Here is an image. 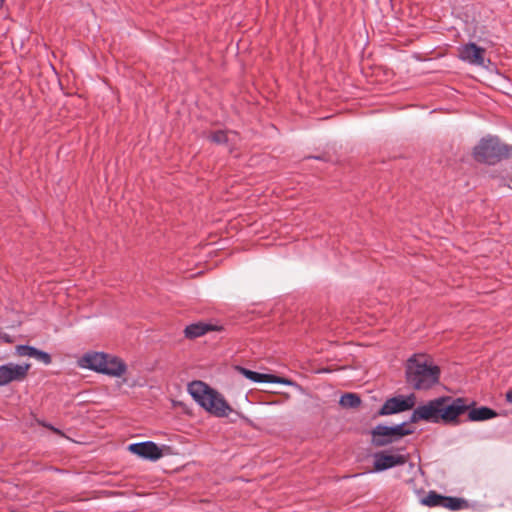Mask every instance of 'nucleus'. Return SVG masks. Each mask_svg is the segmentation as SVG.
Masks as SVG:
<instances>
[{
	"instance_id": "19",
	"label": "nucleus",
	"mask_w": 512,
	"mask_h": 512,
	"mask_svg": "<svg viewBox=\"0 0 512 512\" xmlns=\"http://www.w3.org/2000/svg\"><path fill=\"white\" fill-rule=\"evenodd\" d=\"M339 404L343 408H357L361 404V399L355 393H345L341 396Z\"/></svg>"
},
{
	"instance_id": "11",
	"label": "nucleus",
	"mask_w": 512,
	"mask_h": 512,
	"mask_svg": "<svg viewBox=\"0 0 512 512\" xmlns=\"http://www.w3.org/2000/svg\"><path fill=\"white\" fill-rule=\"evenodd\" d=\"M235 370L238 371L241 375L245 376L247 379L256 383H278L288 386L294 384V382L288 378L279 377L273 374L255 372L242 366H235Z\"/></svg>"
},
{
	"instance_id": "22",
	"label": "nucleus",
	"mask_w": 512,
	"mask_h": 512,
	"mask_svg": "<svg viewBox=\"0 0 512 512\" xmlns=\"http://www.w3.org/2000/svg\"><path fill=\"white\" fill-rule=\"evenodd\" d=\"M506 401L512 404V390L507 391L506 393Z\"/></svg>"
},
{
	"instance_id": "15",
	"label": "nucleus",
	"mask_w": 512,
	"mask_h": 512,
	"mask_svg": "<svg viewBox=\"0 0 512 512\" xmlns=\"http://www.w3.org/2000/svg\"><path fill=\"white\" fill-rule=\"evenodd\" d=\"M388 426L377 425L371 431V444L375 447H383L395 442L394 437L390 433H385Z\"/></svg>"
},
{
	"instance_id": "4",
	"label": "nucleus",
	"mask_w": 512,
	"mask_h": 512,
	"mask_svg": "<svg viewBox=\"0 0 512 512\" xmlns=\"http://www.w3.org/2000/svg\"><path fill=\"white\" fill-rule=\"evenodd\" d=\"M472 156L478 163L495 165L512 157V145L502 143L497 136L488 135L474 146Z\"/></svg>"
},
{
	"instance_id": "2",
	"label": "nucleus",
	"mask_w": 512,
	"mask_h": 512,
	"mask_svg": "<svg viewBox=\"0 0 512 512\" xmlns=\"http://www.w3.org/2000/svg\"><path fill=\"white\" fill-rule=\"evenodd\" d=\"M189 392L194 400L206 411L216 417H227L234 412L233 408L216 390L202 381H194L189 385Z\"/></svg>"
},
{
	"instance_id": "21",
	"label": "nucleus",
	"mask_w": 512,
	"mask_h": 512,
	"mask_svg": "<svg viewBox=\"0 0 512 512\" xmlns=\"http://www.w3.org/2000/svg\"><path fill=\"white\" fill-rule=\"evenodd\" d=\"M38 423L40 425H42L43 427L48 428L49 430H51L55 434H58V435H60L62 437L65 436L64 433L61 430H59L58 428L54 427L53 425H51L49 423H46L44 421H38Z\"/></svg>"
},
{
	"instance_id": "20",
	"label": "nucleus",
	"mask_w": 512,
	"mask_h": 512,
	"mask_svg": "<svg viewBox=\"0 0 512 512\" xmlns=\"http://www.w3.org/2000/svg\"><path fill=\"white\" fill-rule=\"evenodd\" d=\"M209 140L216 144H225L228 142L227 133L223 130H218L210 134Z\"/></svg>"
},
{
	"instance_id": "17",
	"label": "nucleus",
	"mask_w": 512,
	"mask_h": 512,
	"mask_svg": "<svg viewBox=\"0 0 512 512\" xmlns=\"http://www.w3.org/2000/svg\"><path fill=\"white\" fill-rule=\"evenodd\" d=\"M468 420L472 422L485 421L497 416V412L489 407L482 406L479 408H469Z\"/></svg>"
},
{
	"instance_id": "24",
	"label": "nucleus",
	"mask_w": 512,
	"mask_h": 512,
	"mask_svg": "<svg viewBox=\"0 0 512 512\" xmlns=\"http://www.w3.org/2000/svg\"><path fill=\"white\" fill-rule=\"evenodd\" d=\"M4 0H0V7H2Z\"/></svg>"
},
{
	"instance_id": "8",
	"label": "nucleus",
	"mask_w": 512,
	"mask_h": 512,
	"mask_svg": "<svg viewBox=\"0 0 512 512\" xmlns=\"http://www.w3.org/2000/svg\"><path fill=\"white\" fill-rule=\"evenodd\" d=\"M415 405V396L413 394L409 396L398 395L387 399L380 410L377 412V416H388L410 410Z\"/></svg>"
},
{
	"instance_id": "16",
	"label": "nucleus",
	"mask_w": 512,
	"mask_h": 512,
	"mask_svg": "<svg viewBox=\"0 0 512 512\" xmlns=\"http://www.w3.org/2000/svg\"><path fill=\"white\" fill-rule=\"evenodd\" d=\"M17 353L20 356H27L37 359L38 361L44 363L45 365H49L52 362L51 356L44 351L38 350L35 347L28 345H19L17 346Z\"/></svg>"
},
{
	"instance_id": "6",
	"label": "nucleus",
	"mask_w": 512,
	"mask_h": 512,
	"mask_svg": "<svg viewBox=\"0 0 512 512\" xmlns=\"http://www.w3.org/2000/svg\"><path fill=\"white\" fill-rule=\"evenodd\" d=\"M475 402L468 403L465 398L451 399L449 402H444L441 405V421L446 424L454 423L458 424V417L469 410L471 406H474Z\"/></svg>"
},
{
	"instance_id": "18",
	"label": "nucleus",
	"mask_w": 512,
	"mask_h": 512,
	"mask_svg": "<svg viewBox=\"0 0 512 512\" xmlns=\"http://www.w3.org/2000/svg\"><path fill=\"white\" fill-rule=\"evenodd\" d=\"M385 430H387L386 433H390L394 437L395 441L414 433V429L407 427L406 422L391 427L388 426V428H385Z\"/></svg>"
},
{
	"instance_id": "14",
	"label": "nucleus",
	"mask_w": 512,
	"mask_h": 512,
	"mask_svg": "<svg viewBox=\"0 0 512 512\" xmlns=\"http://www.w3.org/2000/svg\"><path fill=\"white\" fill-rule=\"evenodd\" d=\"M222 327L211 323L197 322L192 323L184 329L185 337L188 339H196L205 335L210 331H219Z\"/></svg>"
},
{
	"instance_id": "3",
	"label": "nucleus",
	"mask_w": 512,
	"mask_h": 512,
	"mask_svg": "<svg viewBox=\"0 0 512 512\" xmlns=\"http://www.w3.org/2000/svg\"><path fill=\"white\" fill-rule=\"evenodd\" d=\"M78 365L111 377H122L127 372V365L121 358L104 352H87L78 360Z\"/></svg>"
},
{
	"instance_id": "7",
	"label": "nucleus",
	"mask_w": 512,
	"mask_h": 512,
	"mask_svg": "<svg viewBox=\"0 0 512 512\" xmlns=\"http://www.w3.org/2000/svg\"><path fill=\"white\" fill-rule=\"evenodd\" d=\"M421 503L428 507H442L451 511L461 510L467 507L466 500L458 497L444 496L436 491H429Z\"/></svg>"
},
{
	"instance_id": "1",
	"label": "nucleus",
	"mask_w": 512,
	"mask_h": 512,
	"mask_svg": "<svg viewBox=\"0 0 512 512\" xmlns=\"http://www.w3.org/2000/svg\"><path fill=\"white\" fill-rule=\"evenodd\" d=\"M441 370L426 354H413L405 364V379L414 390H428L439 382Z\"/></svg>"
},
{
	"instance_id": "13",
	"label": "nucleus",
	"mask_w": 512,
	"mask_h": 512,
	"mask_svg": "<svg viewBox=\"0 0 512 512\" xmlns=\"http://www.w3.org/2000/svg\"><path fill=\"white\" fill-rule=\"evenodd\" d=\"M128 450L143 459L156 461L160 458V447L152 441L130 444Z\"/></svg>"
},
{
	"instance_id": "5",
	"label": "nucleus",
	"mask_w": 512,
	"mask_h": 512,
	"mask_svg": "<svg viewBox=\"0 0 512 512\" xmlns=\"http://www.w3.org/2000/svg\"><path fill=\"white\" fill-rule=\"evenodd\" d=\"M449 401L450 397H439L429 401L427 404L418 406L414 409L409 422L416 423L423 420L426 422L439 423L441 421V405Z\"/></svg>"
},
{
	"instance_id": "12",
	"label": "nucleus",
	"mask_w": 512,
	"mask_h": 512,
	"mask_svg": "<svg viewBox=\"0 0 512 512\" xmlns=\"http://www.w3.org/2000/svg\"><path fill=\"white\" fill-rule=\"evenodd\" d=\"M485 49L475 43H467L458 48V56L462 61L473 65L484 64Z\"/></svg>"
},
{
	"instance_id": "10",
	"label": "nucleus",
	"mask_w": 512,
	"mask_h": 512,
	"mask_svg": "<svg viewBox=\"0 0 512 512\" xmlns=\"http://www.w3.org/2000/svg\"><path fill=\"white\" fill-rule=\"evenodd\" d=\"M30 364L8 363L0 366V386H5L12 381H22L26 378Z\"/></svg>"
},
{
	"instance_id": "23",
	"label": "nucleus",
	"mask_w": 512,
	"mask_h": 512,
	"mask_svg": "<svg viewBox=\"0 0 512 512\" xmlns=\"http://www.w3.org/2000/svg\"><path fill=\"white\" fill-rule=\"evenodd\" d=\"M165 450H166L165 446L162 445V450H161L162 456L164 455Z\"/></svg>"
},
{
	"instance_id": "9",
	"label": "nucleus",
	"mask_w": 512,
	"mask_h": 512,
	"mask_svg": "<svg viewBox=\"0 0 512 512\" xmlns=\"http://www.w3.org/2000/svg\"><path fill=\"white\" fill-rule=\"evenodd\" d=\"M373 471L381 472L387 469L404 465L407 462V456L403 454H389L388 451H378L373 455Z\"/></svg>"
}]
</instances>
